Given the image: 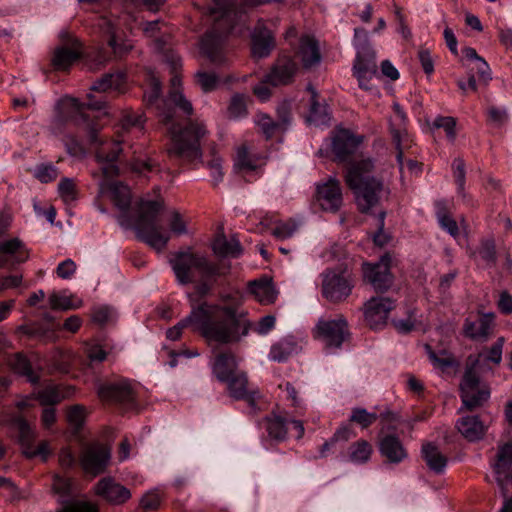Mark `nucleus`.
I'll list each match as a JSON object with an SVG mask.
<instances>
[{
  "label": "nucleus",
  "mask_w": 512,
  "mask_h": 512,
  "mask_svg": "<svg viewBox=\"0 0 512 512\" xmlns=\"http://www.w3.org/2000/svg\"><path fill=\"white\" fill-rule=\"evenodd\" d=\"M194 296H190L191 311L188 316L166 331L169 340H178L184 328L191 326L208 343L220 345L235 344L247 336L251 322L247 313L238 305L214 304L203 301L194 306Z\"/></svg>",
  "instance_id": "nucleus-1"
},
{
  "label": "nucleus",
  "mask_w": 512,
  "mask_h": 512,
  "mask_svg": "<svg viewBox=\"0 0 512 512\" xmlns=\"http://www.w3.org/2000/svg\"><path fill=\"white\" fill-rule=\"evenodd\" d=\"M161 121L168 125L171 135V145L167 149V155L170 160H175L180 164L201 163L211 172L213 184L217 185L223 179L222 159L216 154L215 147L211 148V159L202 161L201 140L208 133L203 122L190 120L181 127L175 123V111L171 107L159 108Z\"/></svg>",
  "instance_id": "nucleus-2"
},
{
  "label": "nucleus",
  "mask_w": 512,
  "mask_h": 512,
  "mask_svg": "<svg viewBox=\"0 0 512 512\" xmlns=\"http://www.w3.org/2000/svg\"><path fill=\"white\" fill-rule=\"evenodd\" d=\"M62 106L69 109L74 121L82 126L88 137L91 148L94 149L95 159L101 165L100 173L105 180H111L118 176L119 168L117 160L122 152L121 141L104 138L100 135V125L96 116L86 110H101L105 107V101L88 94L87 102L81 103L73 97H66L61 102Z\"/></svg>",
  "instance_id": "nucleus-3"
},
{
  "label": "nucleus",
  "mask_w": 512,
  "mask_h": 512,
  "mask_svg": "<svg viewBox=\"0 0 512 512\" xmlns=\"http://www.w3.org/2000/svg\"><path fill=\"white\" fill-rule=\"evenodd\" d=\"M282 0H213L209 15L212 27L200 42L201 52L215 65L226 63L225 39L243 17L246 8Z\"/></svg>",
  "instance_id": "nucleus-4"
},
{
  "label": "nucleus",
  "mask_w": 512,
  "mask_h": 512,
  "mask_svg": "<svg viewBox=\"0 0 512 512\" xmlns=\"http://www.w3.org/2000/svg\"><path fill=\"white\" fill-rule=\"evenodd\" d=\"M373 169V160L367 158L352 163L345 174V182L353 191L358 210L363 214L372 213L382 195L388 193L381 179L369 175Z\"/></svg>",
  "instance_id": "nucleus-5"
},
{
  "label": "nucleus",
  "mask_w": 512,
  "mask_h": 512,
  "mask_svg": "<svg viewBox=\"0 0 512 512\" xmlns=\"http://www.w3.org/2000/svg\"><path fill=\"white\" fill-rule=\"evenodd\" d=\"M176 280L181 285L195 281L196 274L200 277H218L226 275L230 264L211 262L204 254L194 252L192 248L175 252L169 260Z\"/></svg>",
  "instance_id": "nucleus-6"
},
{
  "label": "nucleus",
  "mask_w": 512,
  "mask_h": 512,
  "mask_svg": "<svg viewBox=\"0 0 512 512\" xmlns=\"http://www.w3.org/2000/svg\"><path fill=\"white\" fill-rule=\"evenodd\" d=\"M163 208L164 200L162 198L141 199L137 204V218L134 222L137 237L157 251H162L170 239L157 223L158 215Z\"/></svg>",
  "instance_id": "nucleus-7"
},
{
  "label": "nucleus",
  "mask_w": 512,
  "mask_h": 512,
  "mask_svg": "<svg viewBox=\"0 0 512 512\" xmlns=\"http://www.w3.org/2000/svg\"><path fill=\"white\" fill-rule=\"evenodd\" d=\"M32 397L25 396L15 403V410L7 414L6 425L10 438L20 447L22 454L32 459V428L29 423Z\"/></svg>",
  "instance_id": "nucleus-8"
},
{
  "label": "nucleus",
  "mask_w": 512,
  "mask_h": 512,
  "mask_svg": "<svg viewBox=\"0 0 512 512\" xmlns=\"http://www.w3.org/2000/svg\"><path fill=\"white\" fill-rule=\"evenodd\" d=\"M460 397L462 409L473 411L483 406L490 397V389L487 384L480 381L474 368H467L460 383Z\"/></svg>",
  "instance_id": "nucleus-9"
},
{
  "label": "nucleus",
  "mask_w": 512,
  "mask_h": 512,
  "mask_svg": "<svg viewBox=\"0 0 512 512\" xmlns=\"http://www.w3.org/2000/svg\"><path fill=\"white\" fill-rule=\"evenodd\" d=\"M354 280L347 271H327L323 275L322 295L331 303L344 302L352 293Z\"/></svg>",
  "instance_id": "nucleus-10"
},
{
  "label": "nucleus",
  "mask_w": 512,
  "mask_h": 512,
  "mask_svg": "<svg viewBox=\"0 0 512 512\" xmlns=\"http://www.w3.org/2000/svg\"><path fill=\"white\" fill-rule=\"evenodd\" d=\"M97 394L106 404L133 407L136 403V392L128 379L103 383L98 387Z\"/></svg>",
  "instance_id": "nucleus-11"
},
{
  "label": "nucleus",
  "mask_w": 512,
  "mask_h": 512,
  "mask_svg": "<svg viewBox=\"0 0 512 512\" xmlns=\"http://www.w3.org/2000/svg\"><path fill=\"white\" fill-rule=\"evenodd\" d=\"M315 333L327 347L332 348H340L350 338L349 325L343 315L330 320L320 319L315 327Z\"/></svg>",
  "instance_id": "nucleus-12"
},
{
  "label": "nucleus",
  "mask_w": 512,
  "mask_h": 512,
  "mask_svg": "<svg viewBox=\"0 0 512 512\" xmlns=\"http://www.w3.org/2000/svg\"><path fill=\"white\" fill-rule=\"evenodd\" d=\"M8 227V219H0V268H12L26 261L29 256L18 238L4 239Z\"/></svg>",
  "instance_id": "nucleus-13"
},
{
  "label": "nucleus",
  "mask_w": 512,
  "mask_h": 512,
  "mask_svg": "<svg viewBox=\"0 0 512 512\" xmlns=\"http://www.w3.org/2000/svg\"><path fill=\"white\" fill-rule=\"evenodd\" d=\"M111 457L110 447L100 442L87 445L80 456V465L86 474L97 476L103 473Z\"/></svg>",
  "instance_id": "nucleus-14"
},
{
  "label": "nucleus",
  "mask_w": 512,
  "mask_h": 512,
  "mask_svg": "<svg viewBox=\"0 0 512 512\" xmlns=\"http://www.w3.org/2000/svg\"><path fill=\"white\" fill-rule=\"evenodd\" d=\"M353 70L359 86L365 90H370V80L377 73L376 55L370 45L358 47Z\"/></svg>",
  "instance_id": "nucleus-15"
},
{
  "label": "nucleus",
  "mask_w": 512,
  "mask_h": 512,
  "mask_svg": "<svg viewBox=\"0 0 512 512\" xmlns=\"http://www.w3.org/2000/svg\"><path fill=\"white\" fill-rule=\"evenodd\" d=\"M316 201L324 211L336 213L343 204L340 181L329 177L326 181L316 184Z\"/></svg>",
  "instance_id": "nucleus-16"
},
{
  "label": "nucleus",
  "mask_w": 512,
  "mask_h": 512,
  "mask_svg": "<svg viewBox=\"0 0 512 512\" xmlns=\"http://www.w3.org/2000/svg\"><path fill=\"white\" fill-rule=\"evenodd\" d=\"M363 141V136L355 135L348 129H338L332 137V153L337 162H349Z\"/></svg>",
  "instance_id": "nucleus-17"
},
{
  "label": "nucleus",
  "mask_w": 512,
  "mask_h": 512,
  "mask_svg": "<svg viewBox=\"0 0 512 512\" xmlns=\"http://www.w3.org/2000/svg\"><path fill=\"white\" fill-rule=\"evenodd\" d=\"M395 307V302L388 297H372L363 308L364 320L371 329H378L387 322L389 313Z\"/></svg>",
  "instance_id": "nucleus-18"
},
{
  "label": "nucleus",
  "mask_w": 512,
  "mask_h": 512,
  "mask_svg": "<svg viewBox=\"0 0 512 512\" xmlns=\"http://www.w3.org/2000/svg\"><path fill=\"white\" fill-rule=\"evenodd\" d=\"M391 257L384 255L375 264H364V278L373 286L376 291H386L393 283V276L390 272Z\"/></svg>",
  "instance_id": "nucleus-19"
},
{
  "label": "nucleus",
  "mask_w": 512,
  "mask_h": 512,
  "mask_svg": "<svg viewBox=\"0 0 512 512\" xmlns=\"http://www.w3.org/2000/svg\"><path fill=\"white\" fill-rule=\"evenodd\" d=\"M109 180H103L100 183L102 188L108 187L111 192V198L115 206L122 212L119 222L121 225H130L129 210L131 206L130 188L122 182L107 183Z\"/></svg>",
  "instance_id": "nucleus-20"
},
{
  "label": "nucleus",
  "mask_w": 512,
  "mask_h": 512,
  "mask_svg": "<svg viewBox=\"0 0 512 512\" xmlns=\"http://www.w3.org/2000/svg\"><path fill=\"white\" fill-rule=\"evenodd\" d=\"M96 494L113 505H121L131 498V492L112 477H104L95 487Z\"/></svg>",
  "instance_id": "nucleus-21"
},
{
  "label": "nucleus",
  "mask_w": 512,
  "mask_h": 512,
  "mask_svg": "<svg viewBox=\"0 0 512 512\" xmlns=\"http://www.w3.org/2000/svg\"><path fill=\"white\" fill-rule=\"evenodd\" d=\"M274 47L275 39L266 21L258 20L251 35V51L253 56L257 58L266 57Z\"/></svg>",
  "instance_id": "nucleus-22"
},
{
  "label": "nucleus",
  "mask_w": 512,
  "mask_h": 512,
  "mask_svg": "<svg viewBox=\"0 0 512 512\" xmlns=\"http://www.w3.org/2000/svg\"><path fill=\"white\" fill-rule=\"evenodd\" d=\"M181 67L180 59L171 57V68H172V78H171V86L172 89L169 92L168 102L169 104H173L174 107L178 108L182 111L184 115L190 117L193 114V106L189 100L185 98L182 92L179 90L181 84V78L178 75L177 70Z\"/></svg>",
  "instance_id": "nucleus-23"
},
{
  "label": "nucleus",
  "mask_w": 512,
  "mask_h": 512,
  "mask_svg": "<svg viewBox=\"0 0 512 512\" xmlns=\"http://www.w3.org/2000/svg\"><path fill=\"white\" fill-rule=\"evenodd\" d=\"M468 256L482 268H492L497 262L496 244L493 238H483L475 248L467 249Z\"/></svg>",
  "instance_id": "nucleus-24"
},
{
  "label": "nucleus",
  "mask_w": 512,
  "mask_h": 512,
  "mask_svg": "<svg viewBox=\"0 0 512 512\" xmlns=\"http://www.w3.org/2000/svg\"><path fill=\"white\" fill-rule=\"evenodd\" d=\"M297 71L296 62L288 56L279 57L267 74V80L272 86L287 85L292 82Z\"/></svg>",
  "instance_id": "nucleus-25"
},
{
  "label": "nucleus",
  "mask_w": 512,
  "mask_h": 512,
  "mask_svg": "<svg viewBox=\"0 0 512 512\" xmlns=\"http://www.w3.org/2000/svg\"><path fill=\"white\" fill-rule=\"evenodd\" d=\"M494 325L493 313H482L475 320L467 318L463 325L464 335L472 340H485Z\"/></svg>",
  "instance_id": "nucleus-26"
},
{
  "label": "nucleus",
  "mask_w": 512,
  "mask_h": 512,
  "mask_svg": "<svg viewBox=\"0 0 512 512\" xmlns=\"http://www.w3.org/2000/svg\"><path fill=\"white\" fill-rule=\"evenodd\" d=\"M212 372L219 382L229 380L232 375L239 372L235 355L231 351L218 353L212 364Z\"/></svg>",
  "instance_id": "nucleus-27"
},
{
  "label": "nucleus",
  "mask_w": 512,
  "mask_h": 512,
  "mask_svg": "<svg viewBox=\"0 0 512 512\" xmlns=\"http://www.w3.org/2000/svg\"><path fill=\"white\" fill-rule=\"evenodd\" d=\"M381 455L389 462L398 464L407 458L408 453L401 440L395 435H386L379 442Z\"/></svg>",
  "instance_id": "nucleus-28"
},
{
  "label": "nucleus",
  "mask_w": 512,
  "mask_h": 512,
  "mask_svg": "<svg viewBox=\"0 0 512 512\" xmlns=\"http://www.w3.org/2000/svg\"><path fill=\"white\" fill-rule=\"evenodd\" d=\"M212 250L220 258H239L243 253L239 239L236 236L228 239L223 233L215 237Z\"/></svg>",
  "instance_id": "nucleus-29"
},
{
  "label": "nucleus",
  "mask_w": 512,
  "mask_h": 512,
  "mask_svg": "<svg viewBox=\"0 0 512 512\" xmlns=\"http://www.w3.org/2000/svg\"><path fill=\"white\" fill-rule=\"evenodd\" d=\"M498 483L503 486L512 471V441L498 448L496 460L493 464Z\"/></svg>",
  "instance_id": "nucleus-30"
},
{
  "label": "nucleus",
  "mask_w": 512,
  "mask_h": 512,
  "mask_svg": "<svg viewBox=\"0 0 512 512\" xmlns=\"http://www.w3.org/2000/svg\"><path fill=\"white\" fill-rule=\"evenodd\" d=\"M73 393L74 388L72 386L50 384L40 390L37 396H34V399H37L43 406L54 407L63 399L69 398Z\"/></svg>",
  "instance_id": "nucleus-31"
},
{
  "label": "nucleus",
  "mask_w": 512,
  "mask_h": 512,
  "mask_svg": "<svg viewBox=\"0 0 512 512\" xmlns=\"http://www.w3.org/2000/svg\"><path fill=\"white\" fill-rule=\"evenodd\" d=\"M98 26L103 31L104 34L108 35L107 43L112 48L113 53L117 57H122L132 48L131 44L122 42L118 43L116 40V29L117 23L107 17H101L98 23Z\"/></svg>",
  "instance_id": "nucleus-32"
},
{
  "label": "nucleus",
  "mask_w": 512,
  "mask_h": 512,
  "mask_svg": "<svg viewBox=\"0 0 512 512\" xmlns=\"http://www.w3.org/2000/svg\"><path fill=\"white\" fill-rule=\"evenodd\" d=\"M126 75L121 71L106 73L100 79L94 82L91 87L92 91L108 92L116 91L123 93L125 91Z\"/></svg>",
  "instance_id": "nucleus-33"
},
{
  "label": "nucleus",
  "mask_w": 512,
  "mask_h": 512,
  "mask_svg": "<svg viewBox=\"0 0 512 512\" xmlns=\"http://www.w3.org/2000/svg\"><path fill=\"white\" fill-rule=\"evenodd\" d=\"M298 54L305 68H311L320 63L321 54L318 42L311 36H303L300 39Z\"/></svg>",
  "instance_id": "nucleus-34"
},
{
  "label": "nucleus",
  "mask_w": 512,
  "mask_h": 512,
  "mask_svg": "<svg viewBox=\"0 0 512 512\" xmlns=\"http://www.w3.org/2000/svg\"><path fill=\"white\" fill-rule=\"evenodd\" d=\"M421 452L422 457L430 470L437 474H440L445 470L448 461L447 457L440 452L435 444L431 442L424 443L422 445Z\"/></svg>",
  "instance_id": "nucleus-35"
},
{
  "label": "nucleus",
  "mask_w": 512,
  "mask_h": 512,
  "mask_svg": "<svg viewBox=\"0 0 512 512\" xmlns=\"http://www.w3.org/2000/svg\"><path fill=\"white\" fill-rule=\"evenodd\" d=\"M458 431L469 441H476L485 434V426L477 416L462 417L457 422Z\"/></svg>",
  "instance_id": "nucleus-36"
},
{
  "label": "nucleus",
  "mask_w": 512,
  "mask_h": 512,
  "mask_svg": "<svg viewBox=\"0 0 512 512\" xmlns=\"http://www.w3.org/2000/svg\"><path fill=\"white\" fill-rule=\"evenodd\" d=\"M81 51L78 48L60 47L54 52L52 65L57 71L68 70L78 59L81 58Z\"/></svg>",
  "instance_id": "nucleus-37"
},
{
  "label": "nucleus",
  "mask_w": 512,
  "mask_h": 512,
  "mask_svg": "<svg viewBox=\"0 0 512 512\" xmlns=\"http://www.w3.org/2000/svg\"><path fill=\"white\" fill-rule=\"evenodd\" d=\"M307 90L311 93L308 121L316 125L328 124L330 118L327 105L318 101V93L312 85L309 84Z\"/></svg>",
  "instance_id": "nucleus-38"
},
{
  "label": "nucleus",
  "mask_w": 512,
  "mask_h": 512,
  "mask_svg": "<svg viewBox=\"0 0 512 512\" xmlns=\"http://www.w3.org/2000/svg\"><path fill=\"white\" fill-rule=\"evenodd\" d=\"M249 292L261 304H271L276 299V293L270 280L261 279L249 282Z\"/></svg>",
  "instance_id": "nucleus-39"
},
{
  "label": "nucleus",
  "mask_w": 512,
  "mask_h": 512,
  "mask_svg": "<svg viewBox=\"0 0 512 512\" xmlns=\"http://www.w3.org/2000/svg\"><path fill=\"white\" fill-rule=\"evenodd\" d=\"M265 429L271 439L278 442L286 439L287 421L281 415L271 413L264 418Z\"/></svg>",
  "instance_id": "nucleus-40"
},
{
  "label": "nucleus",
  "mask_w": 512,
  "mask_h": 512,
  "mask_svg": "<svg viewBox=\"0 0 512 512\" xmlns=\"http://www.w3.org/2000/svg\"><path fill=\"white\" fill-rule=\"evenodd\" d=\"M298 350L297 343L292 339H282L273 344L270 349L269 358L275 362H285Z\"/></svg>",
  "instance_id": "nucleus-41"
},
{
  "label": "nucleus",
  "mask_w": 512,
  "mask_h": 512,
  "mask_svg": "<svg viewBox=\"0 0 512 512\" xmlns=\"http://www.w3.org/2000/svg\"><path fill=\"white\" fill-rule=\"evenodd\" d=\"M43 318L47 323L48 330L51 332L53 336L54 332L60 329H63L74 334L78 332L83 323L81 317L78 315H72L68 317L62 325L57 323L54 317L47 312L43 313Z\"/></svg>",
  "instance_id": "nucleus-42"
},
{
  "label": "nucleus",
  "mask_w": 512,
  "mask_h": 512,
  "mask_svg": "<svg viewBox=\"0 0 512 512\" xmlns=\"http://www.w3.org/2000/svg\"><path fill=\"white\" fill-rule=\"evenodd\" d=\"M72 360L71 352L56 349L50 355L48 370L50 373L59 372L66 374L70 370Z\"/></svg>",
  "instance_id": "nucleus-43"
},
{
  "label": "nucleus",
  "mask_w": 512,
  "mask_h": 512,
  "mask_svg": "<svg viewBox=\"0 0 512 512\" xmlns=\"http://www.w3.org/2000/svg\"><path fill=\"white\" fill-rule=\"evenodd\" d=\"M424 348L429 360L435 368L445 371L455 364L454 357L447 350L442 349L439 352H436L429 344H425Z\"/></svg>",
  "instance_id": "nucleus-44"
},
{
  "label": "nucleus",
  "mask_w": 512,
  "mask_h": 512,
  "mask_svg": "<svg viewBox=\"0 0 512 512\" xmlns=\"http://www.w3.org/2000/svg\"><path fill=\"white\" fill-rule=\"evenodd\" d=\"M223 383L227 384V390L233 399L241 400L245 397V390L248 386V378L245 372L239 371Z\"/></svg>",
  "instance_id": "nucleus-45"
},
{
  "label": "nucleus",
  "mask_w": 512,
  "mask_h": 512,
  "mask_svg": "<svg viewBox=\"0 0 512 512\" xmlns=\"http://www.w3.org/2000/svg\"><path fill=\"white\" fill-rule=\"evenodd\" d=\"M371 454V444L366 440L360 439L350 445L348 459L353 463L363 464L370 459Z\"/></svg>",
  "instance_id": "nucleus-46"
},
{
  "label": "nucleus",
  "mask_w": 512,
  "mask_h": 512,
  "mask_svg": "<svg viewBox=\"0 0 512 512\" xmlns=\"http://www.w3.org/2000/svg\"><path fill=\"white\" fill-rule=\"evenodd\" d=\"M8 363L15 373L25 376L27 381L32 383V366L24 354L15 353L9 358Z\"/></svg>",
  "instance_id": "nucleus-47"
},
{
  "label": "nucleus",
  "mask_w": 512,
  "mask_h": 512,
  "mask_svg": "<svg viewBox=\"0 0 512 512\" xmlns=\"http://www.w3.org/2000/svg\"><path fill=\"white\" fill-rule=\"evenodd\" d=\"M379 419L375 412H368L365 408L355 407L349 417L350 423L359 425L362 429H367Z\"/></svg>",
  "instance_id": "nucleus-48"
},
{
  "label": "nucleus",
  "mask_w": 512,
  "mask_h": 512,
  "mask_svg": "<svg viewBox=\"0 0 512 512\" xmlns=\"http://www.w3.org/2000/svg\"><path fill=\"white\" fill-rule=\"evenodd\" d=\"M86 408L83 405L76 404L68 408L66 418L68 424L73 428L74 433H79L85 419H86Z\"/></svg>",
  "instance_id": "nucleus-49"
},
{
  "label": "nucleus",
  "mask_w": 512,
  "mask_h": 512,
  "mask_svg": "<svg viewBox=\"0 0 512 512\" xmlns=\"http://www.w3.org/2000/svg\"><path fill=\"white\" fill-rule=\"evenodd\" d=\"M58 194L65 203L75 201L78 196L76 181L73 178L63 177L58 183Z\"/></svg>",
  "instance_id": "nucleus-50"
},
{
  "label": "nucleus",
  "mask_w": 512,
  "mask_h": 512,
  "mask_svg": "<svg viewBox=\"0 0 512 512\" xmlns=\"http://www.w3.org/2000/svg\"><path fill=\"white\" fill-rule=\"evenodd\" d=\"M200 282L194 287V292L188 293L187 297L190 301V296H194L195 300L193 301L194 306L200 305L202 302L200 300L207 295H209L213 289V285L215 282V277H200Z\"/></svg>",
  "instance_id": "nucleus-51"
},
{
  "label": "nucleus",
  "mask_w": 512,
  "mask_h": 512,
  "mask_svg": "<svg viewBox=\"0 0 512 512\" xmlns=\"http://www.w3.org/2000/svg\"><path fill=\"white\" fill-rule=\"evenodd\" d=\"M235 167L241 171H255L257 160L251 156L245 146L238 148Z\"/></svg>",
  "instance_id": "nucleus-52"
},
{
  "label": "nucleus",
  "mask_w": 512,
  "mask_h": 512,
  "mask_svg": "<svg viewBox=\"0 0 512 512\" xmlns=\"http://www.w3.org/2000/svg\"><path fill=\"white\" fill-rule=\"evenodd\" d=\"M256 124L267 140L271 139L275 135L276 131L281 127L280 123L275 122L267 114H258Z\"/></svg>",
  "instance_id": "nucleus-53"
},
{
  "label": "nucleus",
  "mask_w": 512,
  "mask_h": 512,
  "mask_svg": "<svg viewBox=\"0 0 512 512\" xmlns=\"http://www.w3.org/2000/svg\"><path fill=\"white\" fill-rule=\"evenodd\" d=\"M60 172L59 169L51 163L39 164L36 167L34 176L42 183H50L55 181Z\"/></svg>",
  "instance_id": "nucleus-54"
},
{
  "label": "nucleus",
  "mask_w": 512,
  "mask_h": 512,
  "mask_svg": "<svg viewBox=\"0 0 512 512\" xmlns=\"http://www.w3.org/2000/svg\"><path fill=\"white\" fill-rule=\"evenodd\" d=\"M452 172L453 177L455 179V183L457 184L458 193L461 195L464 194L465 190V182H466V170H465V162L462 158H455L452 163Z\"/></svg>",
  "instance_id": "nucleus-55"
},
{
  "label": "nucleus",
  "mask_w": 512,
  "mask_h": 512,
  "mask_svg": "<svg viewBox=\"0 0 512 512\" xmlns=\"http://www.w3.org/2000/svg\"><path fill=\"white\" fill-rule=\"evenodd\" d=\"M296 230V223L290 219L288 221L277 222L271 229V234L279 240H284L292 237Z\"/></svg>",
  "instance_id": "nucleus-56"
},
{
  "label": "nucleus",
  "mask_w": 512,
  "mask_h": 512,
  "mask_svg": "<svg viewBox=\"0 0 512 512\" xmlns=\"http://www.w3.org/2000/svg\"><path fill=\"white\" fill-rule=\"evenodd\" d=\"M469 72L475 73L476 77L478 78V82L484 86H487L492 79L491 69L484 59L473 63V66L470 67Z\"/></svg>",
  "instance_id": "nucleus-57"
},
{
  "label": "nucleus",
  "mask_w": 512,
  "mask_h": 512,
  "mask_svg": "<svg viewBox=\"0 0 512 512\" xmlns=\"http://www.w3.org/2000/svg\"><path fill=\"white\" fill-rule=\"evenodd\" d=\"M131 170L146 175L151 172H159V164L153 159H135L131 162Z\"/></svg>",
  "instance_id": "nucleus-58"
},
{
  "label": "nucleus",
  "mask_w": 512,
  "mask_h": 512,
  "mask_svg": "<svg viewBox=\"0 0 512 512\" xmlns=\"http://www.w3.org/2000/svg\"><path fill=\"white\" fill-rule=\"evenodd\" d=\"M197 84L204 92H211L216 89L218 77L215 73L199 71L195 75Z\"/></svg>",
  "instance_id": "nucleus-59"
},
{
  "label": "nucleus",
  "mask_w": 512,
  "mask_h": 512,
  "mask_svg": "<svg viewBox=\"0 0 512 512\" xmlns=\"http://www.w3.org/2000/svg\"><path fill=\"white\" fill-rule=\"evenodd\" d=\"M228 112L232 118H240L247 114L245 97L240 94H236L231 98Z\"/></svg>",
  "instance_id": "nucleus-60"
},
{
  "label": "nucleus",
  "mask_w": 512,
  "mask_h": 512,
  "mask_svg": "<svg viewBox=\"0 0 512 512\" xmlns=\"http://www.w3.org/2000/svg\"><path fill=\"white\" fill-rule=\"evenodd\" d=\"M433 126L435 128H441L445 131L447 137L450 140H454L456 137V120L450 116H439L434 120Z\"/></svg>",
  "instance_id": "nucleus-61"
},
{
  "label": "nucleus",
  "mask_w": 512,
  "mask_h": 512,
  "mask_svg": "<svg viewBox=\"0 0 512 512\" xmlns=\"http://www.w3.org/2000/svg\"><path fill=\"white\" fill-rule=\"evenodd\" d=\"M49 305L52 310H60L67 311L71 309H76L78 306H75L71 299L67 296H61L57 293H52L49 296Z\"/></svg>",
  "instance_id": "nucleus-62"
},
{
  "label": "nucleus",
  "mask_w": 512,
  "mask_h": 512,
  "mask_svg": "<svg viewBox=\"0 0 512 512\" xmlns=\"http://www.w3.org/2000/svg\"><path fill=\"white\" fill-rule=\"evenodd\" d=\"M505 343L504 337H499L487 351L485 360L490 361L496 365L500 364L502 360V351Z\"/></svg>",
  "instance_id": "nucleus-63"
},
{
  "label": "nucleus",
  "mask_w": 512,
  "mask_h": 512,
  "mask_svg": "<svg viewBox=\"0 0 512 512\" xmlns=\"http://www.w3.org/2000/svg\"><path fill=\"white\" fill-rule=\"evenodd\" d=\"M161 94V83L155 77H151L150 81V90L145 92L143 95V99L147 106L154 105L160 97Z\"/></svg>",
  "instance_id": "nucleus-64"
}]
</instances>
